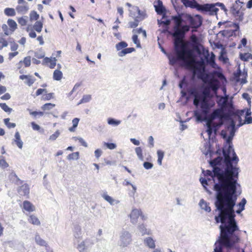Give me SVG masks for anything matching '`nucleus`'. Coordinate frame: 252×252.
I'll return each instance as SVG.
<instances>
[{
  "mask_svg": "<svg viewBox=\"0 0 252 252\" xmlns=\"http://www.w3.org/2000/svg\"><path fill=\"white\" fill-rule=\"evenodd\" d=\"M76 139L78 140L79 142L82 144V146L87 147L88 144L81 137H74Z\"/></svg>",
  "mask_w": 252,
  "mask_h": 252,
  "instance_id": "nucleus-64",
  "label": "nucleus"
},
{
  "mask_svg": "<svg viewBox=\"0 0 252 252\" xmlns=\"http://www.w3.org/2000/svg\"><path fill=\"white\" fill-rule=\"evenodd\" d=\"M26 67H28L31 65V59L30 56L26 57L24 58L23 62Z\"/></svg>",
  "mask_w": 252,
  "mask_h": 252,
  "instance_id": "nucleus-55",
  "label": "nucleus"
},
{
  "mask_svg": "<svg viewBox=\"0 0 252 252\" xmlns=\"http://www.w3.org/2000/svg\"><path fill=\"white\" fill-rule=\"evenodd\" d=\"M131 187L132 188V190H131L129 193V195L130 196V197H133V198H134V195H135V194L136 192V189H137V188L134 185H131Z\"/></svg>",
  "mask_w": 252,
  "mask_h": 252,
  "instance_id": "nucleus-60",
  "label": "nucleus"
},
{
  "mask_svg": "<svg viewBox=\"0 0 252 252\" xmlns=\"http://www.w3.org/2000/svg\"><path fill=\"white\" fill-rule=\"evenodd\" d=\"M216 3H206L202 5L201 10L204 12H209L212 15H216L219 8L216 7Z\"/></svg>",
  "mask_w": 252,
  "mask_h": 252,
  "instance_id": "nucleus-10",
  "label": "nucleus"
},
{
  "mask_svg": "<svg viewBox=\"0 0 252 252\" xmlns=\"http://www.w3.org/2000/svg\"><path fill=\"white\" fill-rule=\"evenodd\" d=\"M239 3L243 4L244 2L240 1V0H236L231 8V11L236 19L240 22L243 20L244 13L240 11L242 5H239Z\"/></svg>",
  "mask_w": 252,
  "mask_h": 252,
  "instance_id": "nucleus-8",
  "label": "nucleus"
},
{
  "mask_svg": "<svg viewBox=\"0 0 252 252\" xmlns=\"http://www.w3.org/2000/svg\"><path fill=\"white\" fill-rule=\"evenodd\" d=\"M77 249L79 252H83L85 249V245L84 242L83 241L78 244Z\"/></svg>",
  "mask_w": 252,
  "mask_h": 252,
  "instance_id": "nucleus-58",
  "label": "nucleus"
},
{
  "mask_svg": "<svg viewBox=\"0 0 252 252\" xmlns=\"http://www.w3.org/2000/svg\"><path fill=\"white\" fill-rule=\"evenodd\" d=\"M43 27V24L40 21H37L33 25V29L38 32H40Z\"/></svg>",
  "mask_w": 252,
  "mask_h": 252,
  "instance_id": "nucleus-34",
  "label": "nucleus"
},
{
  "mask_svg": "<svg viewBox=\"0 0 252 252\" xmlns=\"http://www.w3.org/2000/svg\"><path fill=\"white\" fill-rule=\"evenodd\" d=\"M92 98L91 95L90 94L84 95L82 97V99L85 103L89 102Z\"/></svg>",
  "mask_w": 252,
  "mask_h": 252,
  "instance_id": "nucleus-63",
  "label": "nucleus"
},
{
  "mask_svg": "<svg viewBox=\"0 0 252 252\" xmlns=\"http://www.w3.org/2000/svg\"><path fill=\"white\" fill-rule=\"evenodd\" d=\"M199 205L202 209L204 210L207 212H210L211 211V208L208 206L207 202L205 201L203 199H201L200 200Z\"/></svg>",
  "mask_w": 252,
  "mask_h": 252,
  "instance_id": "nucleus-23",
  "label": "nucleus"
},
{
  "mask_svg": "<svg viewBox=\"0 0 252 252\" xmlns=\"http://www.w3.org/2000/svg\"><path fill=\"white\" fill-rule=\"evenodd\" d=\"M16 9L19 13L25 14L29 9L28 3H25L23 5H18L16 6Z\"/></svg>",
  "mask_w": 252,
  "mask_h": 252,
  "instance_id": "nucleus-21",
  "label": "nucleus"
},
{
  "mask_svg": "<svg viewBox=\"0 0 252 252\" xmlns=\"http://www.w3.org/2000/svg\"><path fill=\"white\" fill-rule=\"evenodd\" d=\"M10 119L6 118L3 120V122L4 124L7 126L9 128H14L16 126V124L13 123L9 122Z\"/></svg>",
  "mask_w": 252,
  "mask_h": 252,
  "instance_id": "nucleus-45",
  "label": "nucleus"
},
{
  "mask_svg": "<svg viewBox=\"0 0 252 252\" xmlns=\"http://www.w3.org/2000/svg\"><path fill=\"white\" fill-rule=\"evenodd\" d=\"M4 13L8 16H14L16 15L15 9L12 8H6L4 10Z\"/></svg>",
  "mask_w": 252,
  "mask_h": 252,
  "instance_id": "nucleus-37",
  "label": "nucleus"
},
{
  "mask_svg": "<svg viewBox=\"0 0 252 252\" xmlns=\"http://www.w3.org/2000/svg\"><path fill=\"white\" fill-rule=\"evenodd\" d=\"M107 123L109 125L117 126L121 123V121L112 118H109L107 119Z\"/></svg>",
  "mask_w": 252,
  "mask_h": 252,
  "instance_id": "nucleus-32",
  "label": "nucleus"
},
{
  "mask_svg": "<svg viewBox=\"0 0 252 252\" xmlns=\"http://www.w3.org/2000/svg\"><path fill=\"white\" fill-rule=\"evenodd\" d=\"M245 110H238L235 112H234V114L233 115H234L235 116H237L238 117H241L242 116L244 113H245Z\"/></svg>",
  "mask_w": 252,
  "mask_h": 252,
  "instance_id": "nucleus-59",
  "label": "nucleus"
},
{
  "mask_svg": "<svg viewBox=\"0 0 252 252\" xmlns=\"http://www.w3.org/2000/svg\"><path fill=\"white\" fill-rule=\"evenodd\" d=\"M79 153L78 152L72 153L68 155L67 158L68 160H77L79 158Z\"/></svg>",
  "mask_w": 252,
  "mask_h": 252,
  "instance_id": "nucleus-39",
  "label": "nucleus"
},
{
  "mask_svg": "<svg viewBox=\"0 0 252 252\" xmlns=\"http://www.w3.org/2000/svg\"><path fill=\"white\" fill-rule=\"evenodd\" d=\"M184 84H186V85H188L186 77H184V78L182 79V80L180 81L179 84V87L180 89H182L183 88V85Z\"/></svg>",
  "mask_w": 252,
  "mask_h": 252,
  "instance_id": "nucleus-62",
  "label": "nucleus"
},
{
  "mask_svg": "<svg viewBox=\"0 0 252 252\" xmlns=\"http://www.w3.org/2000/svg\"><path fill=\"white\" fill-rule=\"evenodd\" d=\"M34 56L38 59H41L44 57L45 53L42 50H39L34 53Z\"/></svg>",
  "mask_w": 252,
  "mask_h": 252,
  "instance_id": "nucleus-49",
  "label": "nucleus"
},
{
  "mask_svg": "<svg viewBox=\"0 0 252 252\" xmlns=\"http://www.w3.org/2000/svg\"><path fill=\"white\" fill-rule=\"evenodd\" d=\"M18 192L20 195H27L29 194L30 189L27 184H24L21 186L18 189Z\"/></svg>",
  "mask_w": 252,
  "mask_h": 252,
  "instance_id": "nucleus-19",
  "label": "nucleus"
},
{
  "mask_svg": "<svg viewBox=\"0 0 252 252\" xmlns=\"http://www.w3.org/2000/svg\"><path fill=\"white\" fill-rule=\"evenodd\" d=\"M243 124H245V125L252 124V117H251V116H249V117L245 116V120H244V121L243 122Z\"/></svg>",
  "mask_w": 252,
  "mask_h": 252,
  "instance_id": "nucleus-61",
  "label": "nucleus"
},
{
  "mask_svg": "<svg viewBox=\"0 0 252 252\" xmlns=\"http://www.w3.org/2000/svg\"><path fill=\"white\" fill-rule=\"evenodd\" d=\"M132 39L133 43L136 45V47L138 48H141V44L139 40L138 39V36L136 34H134L132 36Z\"/></svg>",
  "mask_w": 252,
  "mask_h": 252,
  "instance_id": "nucleus-51",
  "label": "nucleus"
},
{
  "mask_svg": "<svg viewBox=\"0 0 252 252\" xmlns=\"http://www.w3.org/2000/svg\"><path fill=\"white\" fill-rule=\"evenodd\" d=\"M226 128L229 131V135L228 136L226 131L222 130L221 135L222 137L226 141V144L232 142L235 133L237 131L236 127V122L235 121H231L230 124L226 126Z\"/></svg>",
  "mask_w": 252,
  "mask_h": 252,
  "instance_id": "nucleus-6",
  "label": "nucleus"
},
{
  "mask_svg": "<svg viewBox=\"0 0 252 252\" xmlns=\"http://www.w3.org/2000/svg\"><path fill=\"white\" fill-rule=\"evenodd\" d=\"M2 29L3 30V31L4 32V35H11L12 33H11V32L10 31V30H9V29L8 28V26H7V25L4 24L2 25Z\"/></svg>",
  "mask_w": 252,
  "mask_h": 252,
  "instance_id": "nucleus-48",
  "label": "nucleus"
},
{
  "mask_svg": "<svg viewBox=\"0 0 252 252\" xmlns=\"http://www.w3.org/2000/svg\"><path fill=\"white\" fill-rule=\"evenodd\" d=\"M210 112L206 115H204L201 111L199 112L198 111H194V116L196 118V121L201 122H205L206 123V126L208 128L213 127L211 126V121H213L211 120L210 118L208 117L209 114Z\"/></svg>",
  "mask_w": 252,
  "mask_h": 252,
  "instance_id": "nucleus-9",
  "label": "nucleus"
},
{
  "mask_svg": "<svg viewBox=\"0 0 252 252\" xmlns=\"http://www.w3.org/2000/svg\"><path fill=\"white\" fill-rule=\"evenodd\" d=\"M246 203V199L243 198L241 202L238 204L237 205L239 207V209L236 212H235L234 208H233L235 215L234 216V220H229L226 217H224L221 214V211L216 208V211H218L219 213L218 216L215 217V220L217 223L220 222L221 223L219 226L221 238L220 240V243L217 244L216 242L215 243V248L220 244L222 246V250L223 247H225L228 250L233 248L235 244L239 242V238L234 233L236 231L239 229L237 221L235 220V213L240 214L245 210ZM215 205L216 206L215 204Z\"/></svg>",
  "mask_w": 252,
  "mask_h": 252,
  "instance_id": "nucleus-2",
  "label": "nucleus"
},
{
  "mask_svg": "<svg viewBox=\"0 0 252 252\" xmlns=\"http://www.w3.org/2000/svg\"><path fill=\"white\" fill-rule=\"evenodd\" d=\"M187 18L189 22L190 26L184 24V21L182 14H178L177 15L172 17V19L174 23L173 36L178 38H184L186 33L189 31L190 28L198 29L202 24V18L198 15H196L195 17H193L190 15H187Z\"/></svg>",
  "mask_w": 252,
  "mask_h": 252,
  "instance_id": "nucleus-3",
  "label": "nucleus"
},
{
  "mask_svg": "<svg viewBox=\"0 0 252 252\" xmlns=\"http://www.w3.org/2000/svg\"><path fill=\"white\" fill-rule=\"evenodd\" d=\"M169 63L172 65L178 63L180 66L187 69L192 68L194 59L191 51L185 49L178 50L175 56L168 57Z\"/></svg>",
  "mask_w": 252,
  "mask_h": 252,
  "instance_id": "nucleus-5",
  "label": "nucleus"
},
{
  "mask_svg": "<svg viewBox=\"0 0 252 252\" xmlns=\"http://www.w3.org/2000/svg\"><path fill=\"white\" fill-rule=\"evenodd\" d=\"M135 50V49L133 47L125 48L119 52L118 54L120 57H123L127 54L130 53Z\"/></svg>",
  "mask_w": 252,
  "mask_h": 252,
  "instance_id": "nucleus-28",
  "label": "nucleus"
},
{
  "mask_svg": "<svg viewBox=\"0 0 252 252\" xmlns=\"http://www.w3.org/2000/svg\"><path fill=\"white\" fill-rule=\"evenodd\" d=\"M141 214V210L137 209H133L129 215L130 222L133 224H136L138 222V219Z\"/></svg>",
  "mask_w": 252,
  "mask_h": 252,
  "instance_id": "nucleus-13",
  "label": "nucleus"
},
{
  "mask_svg": "<svg viewBox=\"0 0 252 252\" xmlns=\"http://www.w3.org/2000/svg\"><path fill=\"white\" fill-rule=\"evenodd\" d=\"M104 145L108 149L110 150L115 149L117 146L116 144L113 143L104 142Z\"/></svg>",
  "mask_w": 252,
  "mask_h": 252,
  "instance_id": "nucleus-53",
  "label": "nucleus"
},
{
  "mask_svg": "<svg viewBox=\"0 0 252 252\" xmlns=\"http://www.w3.org/2000/svg\"><path fill=\"white\" fill-rule=\"evenodd\" d=\"M144 244L150 249H155L156 247L155 241L151 237H147L143 240Z\"/></svg>",
  "mask_w": 252,
  "mask_h": 252,
  "instance_id": "nucleus-16",
  "label": "nucleus"
},
{
  "mask_svg": "<svg viewBox=\"0 0 252 252\" xmlns=\"http://www.w3.org/2000/svg\"><path fill=\"white\" fill-rule=\"evenodd\" d=\"M23 205V209L29 212H33L35 210V207L29 201H24Z\"/></svg>",
  "mask_w": 252,
  "mask_h": 252,
  "instance_id": "nucleus-18",
  "label": "nucleus"
},
{
  "mask_svg": "<svg viewBox=\"0 0 252 252\" xmlns=\"http://www.w3.org/2000/svg\"><path fill=\"white\" fill-rule=\"evenodd\" d=\"M0 107L5 112L10 113L12 111V109L9 107L5 103H0Z\"/></svg>",
  "mask_w": 252,
  "mask_h": 252,
  "instance_id": "nucleus-46",
  "label": "nucleus"
},
{
  "mask_svg": "<svg viewBox=\"0 0 252 252\" xmlns=\"http://www.w3.org/2000/svg\"><path fill=\"white\" fill-rule=\"evenodd\" d=\"M240 59L244 61H248L249 59H252V54L250 53H240Z\"/></svg>",
  "mask_w": 252,
  "mask_h": 252,
  "instance_id": "nucleus-38",
  "label": "nucleus"
},
{
  "mask_svg": "<svg viewBox=\"0 0 252 252\" xmlns=\"http://www.w3.org/2000/svg\"><path fill=\"white\" fill-rule=\"evenodd\" d=\"M9 179L10 181L17 185L21 183V180L14 172H12L9 174Z\"/></svg>",
  "mask_w": 252,
  "mask_h": 252,
  "instance_id": "nucleus-26",
  "label": "nucleus"
},
{
  "mask_svg": "<svg viewBox=\"0 0 252 252\" xmlns=\"http://www.w3.org/2000/svg\"><path fill=\"white\" fill-rule=\"evenodd\" d=\"M39 17V14L35 11H32L30 14V18L31 21L37 20Z\"/></svg>",
  "mask_w": 252,
  "mask_h": 252,
  "instance_id": "nucleus-47",
  "label": "nucleus"
},
{
  "mask_svg": "<svg viewBox=\"0 0 252 252\" xmlns=\"http://www.w3.org/2000/svg\"><path fill=\"white\" fill-rule=\"evenodd\" d=\"M8 43L10 45V50L12 51H15L18 49L19 46L15 42L13 38L9 37L8 38Z\"/></svg>",
  "mask_w": 252,
  "mask_h": 252,
  "instance_id": "nucleus-31",
  "label": "nucleus"
},
{
  "mask_svg": "<svg viewBox=\"0 0 252 252\" xmlns=\"http://www.w3.org/2000/svg\"><path fill=\"white\" fill-rule=\"evenodd\" d=\"M228 99V95L225 96V98H224L222 96H220V99L217 101V103L220 106H223L225 105L226 103L227 100Z\"/></svg>",
  "mask_w": 252,
  "mask_h": 252,
  "instance_id": "nucleus-41",
  "label": "nucleus"
},
{
  "mask_svg": "<svg viewBox=\"0 0 252 252\" xmlns=\"http://www.w3.org/2000/svg\"><path fill=\"white\" fill-rule=\"evenodd\" d=\"M57 59L56 58H49L46 57L44 59V62L45 63H50V67L51 68H54L56 65Z\"/></svg>",
  "mask_w": 252,
  "mask_h": 252,
  "instance_id": "nucleus-25",
  "label": "nucleus"
},
{
  "mask_svg": "<svg viewBox=\"0 0 252 252\" xmlns=\"http://www.w3.org/2000/svg\"><path fill=\"white\" fill-rule=\"evenodd\" d=\"M137 17L135 19L134 21L129 22L128 23L129 27L130 28H134L138 26L139 24V20L137 19Z\"/></svg>",
  "mask_w": 252,
  "mask_h": 252,
  "instance_id": "nucleus-50",
  "label": "nucleus"
},
{
  "mask_svg": "<svg viewBox=\"0 0 252 252\" xmlns=\"http://www.w3.org/2000/svg\"><path fill=\"white\" fill-rule=\"evenodd\" d=\"M143 166L146 169H150L153 168V164L150 162L145 161L143 163Z\"/></svg>",
  "mask_w": 252,
  "mask_h": 252,
  "instance_id": "nucleus-57",
  "label": "nucleus"
},
{
  "mask_svg": "<svg viewBox=\"0 0 252 252\" xmlns=\"http://www.w3.org/2000/svg\"><path fill=\"white\" fill-rule=\"evenodd\" d=\"M224 168L214 166L213 171L218 177V183L214 185L216 191L215 204L221 214L229 220H234L233 207L237 199V186L239 168L236 167L239 158L235 153L232 142L223 148Z\"/></svg>",
  "mask_w": 252,
  "mask_h": 252,
  "instance_id": "nucleus-1",
  "label": "nucleus"
},
{
  "mask_svg": "<svg viewBox=\"0 0 252 252\" xmlns=\"http://www.w3.org/2000/svg\"><path fill=\"white\" fill-rule=\"evenodd\" d=\"M35 241L36 243L41 246H45L46 248L48 247L47 243L46 242L42 239L38 234H36L35 236Z\"/></svg>",
  "mask_w": 252,
  "mask_h": 252,
  "instance_id": "nucleus-22",
  "label": "nucleus"
},
{
  "mask_svg": "<svg viewBox=\"0 0 252 252\" xmlns=\"http://www.w3.org/2000/svg\"><path fill=\"white\" fill-rule=\"evenodd\" d=\"M60 132L59 130H57L54 134H52L50 137L49 140L52 141L55 140L60 135Z\"/></svg>",
  "mask_w": 252,
  "mask_h": 252,
  "instance_id": "nucleus-54",
  "label": "nucleus"
},
{
  "mask_svg": "<svg viewBox=\"0 0 252 252\" xmlns=\"http://www.w3.org/2000/svg\"><path fill=\"white\" fill-rule=\"evenodd\" d=\"M28 220L30 223L33 225H39L40 224V221L39 219L33 215L30 216Z\"/></svg>",
  "mask_w": 252,
  "mask_h": 252,
  "instance_id": "nucleus-30",
  "label": "nucleus"
},
{
  "mask_svg": "<svg viewBox=\"0 0 252 252\" xmlns=\"http://www.w3.org/2000/svg\"><path fill=\"white\" fill-rule=\"evenodd\" d=\"M203 53L206 54L205 59L206 63L213 68H216L217 64L215 62V55L213 52H211V56L209 57L208 50H205L203 49Z\"/></svg>",
  "mask_w": 252,
  "mask_h": 252,
  "instance_id": "nucleus-11",
  "label": "nucleus"
},
{
  "mask_svg": "<svg viewBox=\"0 0 252 252\" xmlns=\"http://www.w3.org/2000/svg\"><path fill=\"white\" fill-rule=\"evenodd\" d=\"M25 17H27L26 16H25V17H22L18 18V23L22 26L26 25V24L27 23V21L25 19Z\"/></svg>",
  "mask_w": 252,
  "mask_h": 252,
  "instance_id": "nucleus-56",
  "label": "nucleus"
},
{
  "mask_svg": "<svg viewBox=\"0 0 252 252\" xmlns=\"http://www.w3.org/2000/svg\"><path fill=\"white\" fill-rule=\"evenodd\" d=\"M224 111L221 108L215 109L211 114H209V118L211 120H214L216 119L221 120L222 115Z\"/></svg>",
  "mask_w": 252,
  "mask_h": 252,
  "instance_id": "nucleus-14",
  "label": "nucleus"
},
{
  "mask_svg": "<svg viewBox=\"0 0 252 252\" xmlns=\"http://www.w3.org/2000/svg\"><path fill=\"white\" fill-rule=\"evenodd\" d=\"M137 228L142 236L145 235H151L152 234V231L151 229L147 228L146 225L144 223H139L137 226Z\"/></svg>",
  "mask_w": 252,
  "mask_h": 252,
  "instance_id": "nucleus-15",
  "label": "nucleus"
},
{
  "mask_svg": "<svg viewBox=\"0 0 252 252\" xmlns=\"http://www.w3.org/2000/svg\"><path fill=\"white\" fill-rule=\"evenodd\" d=\"M81 234V229L79 226H76L74 230V236L76 238H79Z\"/></svg>",
  "mask_w": 252,
  "mask_h": 252,
  "instance_id": "nucleus-43",
  "label": "nucleus"
},
{
  "mask_svg": "<svg viewBox=\"0 0 252 252\" xmlns=\"http://www.w3.org/2000/svg\"><path fill=\"white\" fill-rule=\"evenodd\" d=\"M127 46V44L125 41H121L116 45V48L118 51H120Z\"/></svg>",
  "mask_w": 252,
  "mask_h": 252,
  "instance_id": "nucleus-42",
  "label": "nucleus"
},
{
  "mask_svg": "<svg viewBox=\"0 0 252 252\" xmlns=\"http://www.w3.org/2000/svg\"><path fill=\"white\" fill-rule=\"evenodd\" d=\"M3 36V33L0 34V50L4 47H6L8 45V40H6Z\"/></svg>",
  "mask_w": 252,
  "mask_h": 252,
  "instance_id": "nucleus-27",
  "label": "nucleus"
},
{
  "mask_svg": "<svg viewBox=\"0 0 252 252\" xmlns=\"http://www.w3.org/2000/svg\"><path fill=\"white\" fill-rule=\"evenodd\" d=\"M101 196L103 197V198L107 201L111 205H114L115 204H118L119 203L120 201L119 200H117L113 198L112 197L109 196L107 193H103Z\"/></svg>",
  "mask_w": 252,
  "mask_h": 252,
  "instance_id": "nucleus-20",
  "label": "nucleus"
},
{
  "mask_svg": "<svg viewBox=\"0 0 252 252\" xmlns=\"http://www.w3.org/2000/svg\"><path fill=\"white\" fill-rule=\"evenodd\" d=\"M14 138L12 141V144L14 143L19 149H21L23 147V142L21 139L20 134L18 131L15 132Z\"/></svg>",
  "mask_w": 252,
  "mask_h": 252,
  "instance_id": "nucleus-17",
  "label": "nucleus"
},
{
  "mask_svg": "<svg viewBox=\"0 0 252 252\" xmlns=\"http://www.w3.org/2000/svg\"><path fill=\"white\" fill-rule=\"evenodd\" d=\"M55 106V104L51 103H47L44 104L42 107L41 109L43 110H49L53 108Z\"/></svg>",
  "mask_w": 252,
  "mask_h": 252,
  "instance_id": "nucleus-44",
  "label": "nucleus"
},
{
  "mask_svg": "<svg viewBox=\"0 0 252 252\" xmlns=\"http://www.w3.org/2000/svg\"><path fill=\"white\" fill-rule=\"evenodd\" d=\"M28 77H29L27 78V81L26 83L28 84V86H31L35 82V79L31 75H29Z\"/></svg>",
  "mask_w": 252,
  "mask_h": 252,
  "instance_id": "nucleus-52",
  "label": "nucleus"
},
{
  "mask_svg": "<svg viewBox=\"0 0 252 252\" xmlns=\"http://www.w3.org/2000/svg\"><path fill=\"white\" fill-rule=\"evenodd\" d=\"M190 96L194 97L193 104L196 107L200 105L201 112L205 115L210 113L211 110L215 106V101L209 97L210 93L207 91H202L199 94L198 90L195 88H190L188 90Z\"/></svg>",
  "mask_w": 252,
  "mask_h": 252,
  "instance_id": "nucleus-4",
  "label": "nucleus"
},
{
  "mask_svg": "<svg viewBox=\"0 0 252 252\" xmlns=\"http://www.w3.org/2000/svg\"><path fill=\"white\" fill-rule=\"evenodd\" d=\"M80 121V119L78 118H75L73 119L72 121V126L69 128V130L71 132H74L75 130V128L77 127L78 123Z\"/></svg>",
  "mask_w": 252,
  "mask_h": 252,
  "instance_id": "nucleus-36",
  "label": "nucleus"
},
{
  "mask_svg": "<svg viewBox=\"0 0 252 252\" xmlns=\"http://www.w3.org/2000/svg\"><path fill=\"white\" fill-rule=\"evenodd\" d=\"M157 155H158V160H157L158 163V165H161L162 160V159L164 158V153L163 151L159 150H158V151H157Z\"/></svg>",
  "mask_w": 252,
  "mask_h": 252,
  "instance_id": "nucleus-35",
  "label": "nucleus"
},
{
  "mask_svg": "<svg viewBox=\"0 0 252 252\" xmlns=\"http://www.w3.org/2000/svg\"><path fill=\"white\" fill-rule=\"evenodd\" d=\"M135 153L139 158L140 160H144V157L143 156L142 154V150L141 147H136L135 149Z\"/></svg>",
  "mask_w": 252,
  "mask_h": 252,
  "instance_id": "nucleus-40",
  "label": "nucleus"
},
{
  "mask_svg": "<svg viewBox=\"0 0 252 252\" xmlns=\"http://www.w3.org/2000/svg\"><path fill=\"white\" fill-rule=\"evenodd\" d=\"M132 241L131 234L127 231L123 230L120 234L118 245L121 248H125L129 245Z\"/></svg>",
  "mask_w": 252,
  "mask_h": 252,
  "instance_id": "nucleus-7",
  "label": "nucleus"
},
{
  "mask_svg": "<svg viewBox=\"0 0 252 252\" xmlns=\"http://www.w3.org/2000/svg\"><path fill=\"white\" fill-rule=\"evenodd\" d=\"M154 7L155 11L158 14L162 15V19H164L166 15V9L160 0H158L155 2Z\"/></svg>",
  "mask_w": 252,
  "mask_h": 252,
  "instance_id": "nucleus-12",
  "label": "nucleus"
},
{
  "mask_svg": "<svg viewBox=\"0 0 252 252\" xmlns=\"http://www.w3.org/2000/svg\"><path fill=\"white\" fill-rule=\"evenodd\" d=\"M234 114V112H229L226 114L222 113L221 120H225L229 121V124H230L231 121H234L232 118V116H234L233 115Z\"/></svg>",
  "mask_w": 252,
  "mask_h": 252,
  "instance_id": "nucleus-29",
  "label": "nucleus"
},
{
  "mask_svg": "<svg viewBox=\"0 0 252 252\" xmlns=\"http://www.w3.org/2000/svg\"><path fill=\"white\" fill-rule=\"evenodd\" d=\"M63 77V73L62 71L58 69H56L53 73V79L55 80L60 81Z\"/></svg>",
  "mask_w": 252,
  "mask_h": 252,
  "instance_id": "nucleus-33",
  "label": "nucleus"
},
{
  "mask_svg": "<svg viewBox=\"0 0 252 252\" xmlns=\"http://www.w3.org/2000/svg\"><path fill=\"white\" fill-rule=\"evenodd\" d=\"M7 24L9 26V30L12 34L13 32L16 30L17 28V25L14 20L11 19H9L7 20Z\"/></svg>",
  "mask_w": 252,
  "mask_h": 252,
  "instance_id": "nucleus-24",
  "label": "nucleus"
}]
</instances>
